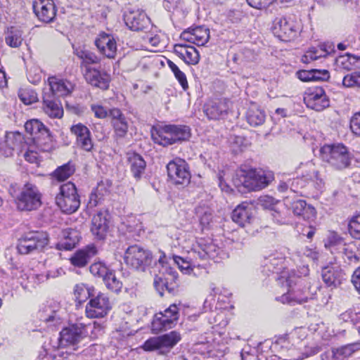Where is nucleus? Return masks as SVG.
I'll return each mask as SVG.
<instances>
[{"instance_id":"1","label":"nucleus","mask_w":360,"mask_h":360,"mask_svg":"<svg viewBox=\"0 0 360 360\" xmlns=\"http://www.w3.org/2000/svg\"><path fill=\"white\" fill-rule=\"evenodd\" d=\"M274 179V173L270 171L251 169L238 171L233 181L238 189L244 188L250 191L266 188Z\"/></svg>"},{"instance_id":"2","label":"nucleus","mask_w":360,"mask_h":360,"mask_svg":"<svg viewBox=\"0 0 360 360\" xmlns=\"http://www.w3.org/2000/svg\"><path fill=\"white\" fill-rule=\"evenodd\" d=\"M191 135V129L188 126L174 124L154 129L151 133L154 142L163 146L188 141Z\"/></svg>"},{"instance_id":"3","label":"nucleus","mask_w":360,"mask_h":360,"mask_svg":"<svg viewBox=\"0 0 360 360\" xmlns=\"http://www.w3.org/2000/svg\"><path fill=\"white\" fill-rule=\"evenodd\" d=\"M320 157L336 169H343L349 166L350 155L342 144H326L320 149Z\"/></svg>"},{"instance_id":"4","label":"nucleus","mask_w":360,"mask_h":360,"mask_svg":"<svg viewBox=\"0 0 360 360\" xmlns=\"http://www.w3.org/2000/svg\"><path fill=\"white\" fill-rule=\"evenodd\" d=\"M56 202L62 212L72 214L80 206V198L75 185L69 181L60 187V193L56 197Z\"/></svg>"},{"instance_id":"5","label":"nucleus","mask_w":360,"mask_h":360,"mask_svg":"<svg viewBox=\"0 0 360 360\" xmlns=\"http://www.w3.org/2000/svg\"><path fill=\"white\" fill-rule=\"evenodd\" d=\"M124 259L128 265L141 271H146L155 263L151 252L137 245H131L126 250Z\"/></svg>"},{"instance_id":"6","label":"nucleus","mask_w":360,"mask_h":360,"mask_svg":"<svg viewBox=\"0 0 360 360\" xmlns=\"http://www.w3.org/2000/svg\"><path fill=\"white\" fill-rule=\"evenodd\" d=\"M181 339V335L176 330L162 335L153 337L147 340L143 349L147 352L158 350L159 354H167Z\"/></svg>"},{"instance_id":"7","label":"nucleus","mask_w":360,"mask_h":360,"mask_svg":"<svg viewBox=\"0 0 360 360\" xmlns=\"http://www.w3.org/2000/svg\"><path fill=\"white\" fill-rule=\"evenodd\" d=\"M41 195L37 187L31 183H27L22 187L16 198L18 210L31 211L39 207L41 205Z\"/></svg>"},{"instance_id":"8","label":"nucleus","mask_w":360,"mask_h":360,"mask_svg":"<svg viewBox=\"0 0 360 360\" xmlns=\"http://www.w3.org/2000/svg\"><path fill=\"white\" fill-rule=\"evenodd\" d=\"M48 242V236L46 233L29 232L19 239L17 248L20 254L27 255L34 250H41Z\"/></svg>"},{"instance_id":"9","label":"nucleus","mask_w":360,"mask_h":360,"mask_svg":"<svg viewBox=\"0 0 360 360\" xmlns=\"http://www.w3.org/2000/svg\"><path fill=\"white\" fill-rule=\"evenodd\" d=\"M179 317V309L176 304H172L163 312L155 316L152 322V331L158 333L162 330L169 329L176 326Z\"/></svg>"},{"instance_id":"10","label":"nucleus","mask_w":360,"mask_h":360,"mask_svg":"<svg viewBox=\"0 0 360 360\" xmlns=\"http://www.w3.org/2000/svg\"><path fill=\"white\" fill-rule=\"evenodd\" d=\"M298 23L292 18H276L273 24L274 34L281 41H289L294 39L299 32Z\"/></svg>"},{"instance_id":"11","label":"nucleus","mask_w":360,"mask_h":360,"mask_svg":"<svg viewBox=\"0 0 360 360\" xmlns=\"http://www.w3.org/2000/svg\"><path fill=\"white\" fill-rule=\"evenodd\" d=\"M169 179L176 185H188L191 181V173L187 162L182 159H175L167 165Z\"/></svg>"},{"instance_id":"12","label":"nucleus","mask_w":360,"mask_h":360,"mask_svg":"<svg viewBox=\"0 0 360 360\" xmlns=\"http://www.w3.org/2000/svg\"><path fill=\"white\" fill-rule=\"evenodd\" d=\"M87 335L86 326L75 323L63 328L60 333L59 344L61 347L74 346Z\"/></svg>"},{"instance_id":"13","label":"nucleus","mask_w":360,"mask_h":360,"mask_svg":"<svg viewBox=\"0 0 360 360\" xmlns=\"http://www.w3.org/2000/svg\"><path fill=\"white\" fill-rule=\"evenodd\" d=\"M111 307L109 297L104 293H98L88 302L85 312L89 318H102L109 312Z\"/></svg>"},{"instance_id":"14","label":"nucleus","mask_w":360,"mask_h":360,"mask_svg":"<svg viewBox=\"0 0 360 360\" xmlns=\"http://www.w3.org/2000/svg\"><path fill=\"white\" fill-rule=\"evenodd\" d=\"M231 105L229 99L217 98L207 101L203 107V111L209 120H217L226 117Z\"/></svg>"},{"instance_id":"15","label":"nucleus","mask_w":360,"mask_h":360,"mask_svg":"<svg viewBox=\"0 0 360 360\" xmlns=\"http://www.w3.org/2000/svg\"><path fill=\"white\" fill-rule=\"evenodd\" d=\"M33 10L38 19L46 23L53 22L56 16L57 9L53 0H34Z\"/></svg>"},{"instance_id":"16","label":"nucleus","mask_w":360,"mask_h":360,"mask_svg":"<svg viewBox=\"0 0 360 360\" xmlns=\"http://www.w3.org/2000/svg\"><path fill=\"white\" fill-rule=\"evenodd\" d=\"M83 75L85 80L91 85L103 90L108 89L110 77L105 72L86 65Z\"/></svg>"},{"instance_id":"17","label":"nucleus","mask_w":360,"mask_h":360,"mask_svg":"<svg viewBox=\"0 0 360 360\" xmlns=\"http://www.w3.org/2000/svg\"><path fill=\"white\" fill-rule=\"evenodd\" d=\"M99 52L109 58H114L117 53V42L113 35L101 32L95 40Z\"/></svg>"},{"instance_id":"18","label":"nucleus","mask_w":360,"mask_h":360,"mask_svg":"<svg viewBox=\"0 0 360 360\" xmlns=\"http://www.w3.org/2000/svg\"><path fill=\"white\" fill-rule=\"evenodd\" d=\"M70 131L76 137V143L82 150L90 152L93 147L91 132L87 127L82 123L72 125Z\"/></svg>"},{"instance_id":"19","label":"nucleus","mask_w":360,"mask_h":360,"mask_svg":"<svg viewBox=\"0 0 360 360\" xmlns=\"http://www.w3.org/2000/svg\"><path fill=\"white\" fill-rule=\"evenodd\" d=\"M124 21L127 26L134 31H141L149 27L150 18L146 14L139 10L129 11L124 15Z\"/></svg>"},{"instance_id":"20","label":"nucleus","mask_w":360,"mask_h":360,"mask_svg":"<svg viewBox=\"0 0 360 360\" xmlns=\"http://www.w3.org/2000/svg\"><path fill=\"white\" fill-rule=\"evenodd\" d=\"M25 129L27 133L34 136L33 139L37 144L43 143L42 140L44 143L51 141L49 130L38 120H32L25 122Z\"/></svg>"},{"instance_id":"21","label":"nucleus","mask_w":360,"mask_h":360,"mask_svg":"<svg viewBox=\"0 0 360 360\" xmlns=\"http://www.w3.org/2000/svg\"><path fill=\"white\" fill-rule=\"evenodd\" d=\"M108 215L106 212L100 211L92 217L91 232L98 240H103L107 235L109 228Z\"/></svg>"},{"instance_id":"22","label":"nucleus","mask_w":360,"mask_h":360,"mask_svg":"<svg viewBox=\"0 0 360 360\" xmlns=\"http://www.w3.org/2000/svg\"><path fill=\"white\" fill-rule=\"evenodd\" d=\"M304 102L308 108L316 111H321L329 106V100L325 91L321 87H316L307 97Z\"/></svg>"},{"instance_id":"23","label":"nucleus","mask_w":360,"mask_h":360,"mask_svg":"<svg viewBox=\"0 0 360 360\" xmlns=\"http://www.w3.org/2000/svg\"><path fill=\"white\" fill-rule=\"evenodd\" d=\"M174 53L188 65H196L200 60V53L193 46L177 44L174 46Z\"/></svg>"},{"instance_id":"24","label":"nucleus","mask_w":360,"mask_h":360,"mask_svg":"<svg viewBox=\"0 0 360 360\" xmlns=\"http://www.w3.org/2000/svg\"><path fill=\"white\" fill-rule=\"evenodd\" d=\"M48 83L52 96H64L70 94L74 89V84L68 80L59 79L56 77H49Z\"/></svg>"},{"instance_id":"25","label":"nucleus","mask_w":360,"mask_h":360,"mask_svg":"<svg viewBox=\"0 0 360 360\" xmlns=\"http://www.w3.org/2000/svg\"><path fill=\"white\" fill-rule=\"evenodd\" d=\"M96 254L97 250L94 245H87L85 248L76 251L70 258V261L73 266L82 268Z\"/></svg>"},{"instance_id":"26","label":"nucleus","mask_w":360,"mask_h":360,"mask_svg":"<svg viewBox=\"0 0 360 360\" xmlns=\"http://www.w3.org/2000/svg\"><path fill=\"white\" fill-rule=\"evenodd\" d=\"M42 109L51 118H61L63 115L61 104L55 100L51 94H44Z\"/></svg>"},{"instance_id":"27","label":"nucleus","mask_w":360,"mask_h":360,"mask_svg":"<svg viewBox=\"0 0 360 360\" xmlns=\"http://www.w3.org/2000/svg\"><path fill=\"white\" fill-rule=\"evenodd\" d=\"M18 134L6 132L0 138V156L8 158L13 155L14 150L18 146Z\"/></svg>"},{"instance_id":"28","label":"nucleus","mask_w":360,"mask_h":360,"mask_svg":"<svg viewBox=\"0 0 360 360\" xmlns=\"http://www.w3.org/2000/svg\"><path fill=\"white\" fill-rule=\"evenodd\" d=\"M80 238L78 231L72 229H65L62 231V238L57 246L60 250H70L78 243Z\"/></svg>"},{"instance_id":"29","label":"nucleus","mask_w":360,"mask_h":360,"mask_svg":"<svg viewBox=\"0 0 360 360\" xmlns=\"http://www.w3.org/2000/svg\"><path fill=\"white\" fill-rule=\"evenodd\" d=\"M127 160L134 177L137 180L140 179L146 169L145 160L139 154L136 153H128Z\"/></svg>"},{"instance_id":"30","label":"nucleus","mask_w":360,"mask_h":360,"mask_svg":"<svg viewBox=\"0 0 360 360\" xmlns=\"http://www.w3.org/2000/svg\"><path fill=\"white\" fill-rule=\"evenodd\" d=\"M292 212L304 219L308 220L315 217V209L307 205L303 200H297L291 203Z\"/></svg>"},{"instance_id":"31","label":"nucleus","mask_w":360,"mask_h":360,"mask_svg":"<svg viewBox=\"0 0 360 360\" xmlns=\"http://www.w3.org/2000/svg\"><path fill=\"white\" fill-rule=\"evenodd\" d=\"M251 217L250 208L245 204L238 205L232 212V220L240 226L250 223Z\"/></svg>"},{"instance_id":"32","label":"nucleus","mask_w":360,"mask_h":360,"mask_svg":"<svg viewBox=\"0 0 360 360\" xmlns=\"http://www.w3.org/2000/svg\"><path fill=\"white\" fill-rule=\"evenodd\" d=\"M341 271L336 267L326 266L322 270V278L328 286H336L340 283Z\"/></svg>"},{"instance_id":"33","label":"nucleus","mask_w":360,"mask_h":360,"mask_svg":"<svg viewBox=\"0 0 360 360\" xmlns=\"http://www.w3.org/2000/svg\"><path fill=\"white\" fill-rule=\"evenodd\" d=\"M246 119L251 126L257 127L264 123L266 114L256 105H252L247 112Z\"/></svg>"},{"instance_id":"34","label":"nucleus","mask_w":360,"mask_h":360,"mask_svg":"<svg viewBox=\"0 0 360 360\" xmlns=\"http://www.w3.org/2000/svg\"><path fill=\"white\" fill-rule=\"evenodd\" d=\"M75 172V165L70 162L58 167L51 174L58 181H63L70 178Z\"/></svg>"},{"instance_id":"35","label":"nucleus","mask_w":360,"mask_h":360,"mask_svg":"<svg viewBox=\"0 0 360 360\" xmlns=\"http://www.w3.org/2000/svg\"><path fill=\"white\" fill-rule=\"evenodd\" d=\"M302 291L295 292L289 290L286 294L283 295L280 300L283 303L289 304L290 305H295L297 304H302L307 301V296L302 295Z\"/></svg>"},{"instance_id":"36","label":"nucleus","mask_w":360,"mask_h":360,"mask_svg":"<svg viewBox=\"0 0 360 360\" xmlns=\"http://www.w3.org/2000/svg\"><path fill=\"white\" fill-rule=\"evenodd\" d=\"M5 41L12 48L19 47L22 41L21 31L15 27H10L6 34Z\"/></svg>"},{"instance_id":"37","label":"nucleus","mask_w":360,"mask_h":360,"mask_svg":"<svg viewBox=\"0 0 360 360\" xmlns=\"http://www.w3.org/2000/svg\"><path fill=\"white\" fill-rule=\"evenodd\" d=\"M174 261L179 266V269L186 274H190L195 267H200L201 265L193 261V259L187 260L179 256H174Z\"/></svg>"},{"instance_id":"38","label":"nucleus","mask_w":360,"mask_h":360,"mask_svg":"<svg viewBox=\"0 0 360 360\" xmlns=\"http://www.w3.org/2000/svg\"><path fill=\"white\" fill-rule=\"evenodd\" d=\"M94 288L84 283H78L75 286L74 295L76 300L82 303L93 295Z\"/></svg>"},{"instance_id":"39","label":"nucleus","mask_w":360,"mask_h":360,"mask_svg":"<svg viewBox=\"0 0 360 360\" xmlns=\"http://www.w3.org/2000/svg\"><path fill=\"white\" fill-rule=\"evenodd\" d=\"M193 44L198 46H204L210 39V30L202 26L193 29Z\"/></svg>"},{"instance_id":"40","label":"nucleus","mask_w":360,"mask_h":360,"mask_svg":"<svg viewBox=\"0 0 360 360\" xmlns=\"http://www.w3.org/2000/svg\"><path fill=\"white\" fill-rule=\"evenodd\" d=\"M340 360H347L354 352L360 349V343L354 342L335 348Z\"/></svg>"},{"instance_id":"41","label":"nucleus","mask_w":360,"mask_h":360,"mask_svg":"<svg viewBox=\"0 0 360 360\" xmlns=\"http://www.w3.org/2000/svg\"><path fill=\"white\" fill-rule=\"evenodd\" d=\"M359 60V58L347 53L344 56H340L337 59V65L340 68L345 70H351L355 66L356 63Z\"/></svg>"},{"instance_id":"42","label":"nucleus","mask_w":360,"mask_h":360,"mask_svg":"<svg viewBox=\"0 0 360 360\" xmlns=\"http://www.w3.org/2000/svg\"><path fill=\"white\" fill-rule=\"evenodd\" d=\"M106 288L115 292H119L122 288V283L115 275V272L111 270L103 280Z\"/></svg>"},{"instance_id":"43","label":"nucleus","mask_w":360,"mask_h":360,"mask_svg":"<svg viewBox=\"0 0 360 360\" xmlns=\"http://www.w3.org/2000/svg\"><path fill=\"white\" fill-rule=\"evenodd\" d=\"M77 56L82 60V66H89L90 64H97L100 58L93 52L89 50H80L77 52Z\"/></svg>"},{"instance_id":"44","label":"nucleus","mask_w":360,"mask_h":360,"mask_svg":"<svg viewBox=\"0 0 360 360\" xmlns=\"http://www.w3.org/2000/svg\"><path fill=\"white\" fill-rule=\"evenodd\" d=\"M167 63L168 66L174 73L176 79L179 81L181 87L184 89V90H186L188 88V84L186 75L181 70H180L178 66L172 61L168 60Z\"/></svg>"},{"instance_id":"45","label":"nucleus","mask_w":360,"mask_h":360,"mask_svg":"<svg viewBox=\"0 0 360 360\" xmlns=\"http://www.w3.org/2000/svg\"><path fill=\"white\" fill-rule=\"evenodd\" d=\"M342 85L347 88H360V72L346 75L343 77Z\"/></svg>"},{"instance_id":"46","label":"nucleus","mask_w":360,"mask_h":360,"mask_svg":"<svg viewBox=\"0 0 360 360\" xmlns=\"http://www.w3.org/2000/svg\"><path fill=\"white\" fill-rule=\"evenodd\" d=\"M354 249L355 248L353 245H345L342 248V257L349 264H356L359 262L360 258L356 254Z\"/></svg>"},{"instance_id":"47","label":"nucleus","mask_w":360,"mask_h":360,"mask_svg":"<svg viewBox=\"0 0 360 360\" xmlns=\"http://www.w3.org/2000/svg\"><path fill=\"white\" fill-rule=\"evenodd\" d=\"M90 272L94 276L98 278H101L103 280L111 271L104 263L103 262H95L90 266Z\"/></svg>"},{"instance_id":"48","label":"nucleus","mask_w":360,"mask_h":360,"mask_svg":"<svg viewBox=\"0 0 360 360\" xmlns=\"http://www.w3.org/2000/svg\"><path fill=\"white\" fill-rule=\"evenodd\" d=\"M348 231L352 238L360 240V214L351 218L348 224Z\"/></svg>"},{"instance_id":"49","label":"nucleus","mask_w":360,"mask_h":360,"mask_svg":"<svg viewBox=\"0 0 360 360\" xmlns=\"http://www.w3.org/2000/svg\"><path fill=\"white\" fill-rule=\"evenodd\" d=\"M196 214L198 215L200 218V224L203 226H206L210 224L212 221V212L207 207H198L196 208Z\"/></svg>"},{"instance_id":"50","label":"nucleus","mask_w":360,"mask_h":360,"mask_svg":"<svg viewBox=\"0 0 360 360\" xmlns=\"http://www.w3.org/2000/svg\"><path fill=\"white\" fill-rule=\"evenodd\" d=\"M112 125L116 139L125 137L129 129V124L127 120L115 123Z\"/></svg>"},{"instance_id":"51","label":"nucleus","mask_w":360,"mask_h":360,"mask_svg":"<svg viewBox=\"0 0 360 360\" xmlns=\"http://www.w3.org/2000/svg\"><path fill=\"white\" fill-rule=\"evenodd\" d=\"M102 188L96 187L94 188L89 195L88 205L90 207H94L97 206L101 201L103 200V196L102 195Z\"/></svg>"},{"instance_id":"52","label":"nucleus","mask_w":360,"mask_h":360,"mask_svg":"<svg viewBox=\"0 0 360 360\" xmlns=\"http://www.w3.org/2000/svg\"><path fill=\"white\" fill-rule=\"evenodd\" d=\"M321 57H323V54L319 53L318 49L312 48L306 52V53L302 57L301 60L304 63H309L311 61L317 60Z\"/></svg>"},{"instance_id":"53","label":"nucleus","mask_w":360,"mask_h":360,"mask_svg":"<svg viewBox=\"0 0 360 360\" xmlns=\"http://www.w3.org/2000/svg\"><path fill=\"white\" fill-rule=\"evenodd\" d=\"M260 205L264 209L274 210L275 205L278 202L277 200L269 195H264L259 199Z\"/></svg>"},{"instance_id":"54","label":"nucleus","mask_w":360,"mask_h":360,"mask_svg":"<svg viewBox=\"0 0 360 360\" xmlns=\"http://www.w3.org/2000/svg\"><path fill=\"white\" fill-rule=\"evenodd\" d=\"M109 117L111 118L112 124L127 120L122 112L117 108L109 110Z\"/></svg>"},{"instance_id":"55","label":"nucleus","mask_w":360,"mask_h":360,"mask_svg":"<svg viewBox=\"0 0 360 360\" xmlns=\"http://www.w3.org/2000/svg\"><path fill=\"white\" fill-rule=\"evenodd\" d=\"M91 109L97 118L104 119L109 116V111L102 105L93 104Z\"/></svg>"},{"instance_id":"56","label":"nucleus","mask_w":360,"mask_h":360,"mask_svg":"<svg viewBox=\"0 0 360 360\" xmlns=\"http://www.w3.org/2000/svg\"><path fill=\"white\" fill-rule=\"evenodd\" d=\"M248 4L252 8L262 9L271 4L274 0H246Z\"/></svg>"},{"instance_id":"57","label":"nucleus","mask_w":360,"mask_h":360,"mask_svg":"<svg viewBox=\"0 0 360 360\" xmlns=\"http://www.w3.org/2000/svg\"><path fill=\"white\" fill-rule=\"evenodd\" d=\"M314 81H326L330 77L329 72L326 70L313 69Z\"/></svg>"},{"instance_id":"58","label":"nucleus","mask_w":360,"mask_h":360,"mask_svg":"<svg viewBox=\"0 0 360 360\" xmlns=\"http://www.w3.org/2000/svg\"><path fill=\"white\" fill-rule=\"evenodd\" d=\"M350 127L354 134L360 136V112L352 117Z\"/></svg>"},{"instance_id":"59","label":"nucleus","mask_w":360,"mask_h":360,"mask_svg":"<svg viewBox=\"0 0 360 360\" xmlns=\"http://www.w3.org/2000/svg\"><path fill=\"white\" fill-rule=\"evenodd\" d=\"M298 78L303 82L314 81V75L313 69L310 70H300L297 72Z\"/></svg>"},{"instance_id":"60","label":"nucleus","mask_w":360,"mask_h":360,"mask_svg":"<svg viewBox=\"0 0 360 360\" xmlns=\"http://www.w3.org/2000/svg\"><path fill=\"white\" fill-rule=\"evenodd\" d=\"M321 360H340L335 348L326 351L321 356Z\"/></svg>"},{"instance_id":"61","label":"nucleus","mask_w":360,"mask_h":360,"mask_svg":"<svg viewBox=\"0 0 360 360\" xmlns=\"http://www.w3.org/2000/svg\"><path fill=\"white\" fill-rule=\"evenodd\" d=\"M28 92L24 91L19 94L20 100L26 105H30L37 101V96L32 93L28 95Z\"/></svg>"},{"instance_id":"62","label":"nucleus","mask_w":360,"mask_h":360,"mask_svg":"<svg viewBox=\"0 0 360 360\" xmlns=\"http://www.w3.org/2000/svg\"><path fill=\"white\" fill-rule=\"evenodd\" d=\"M352 283L356 290L360 294V266L354 271L352 276Z\"/></svg>"},{"instance_id":"63","label":"nucleus","mask_w":360,"mask_h":360,"mask_svg":"<svg viewBox=\"0 0 360 360\" xmlns=\"http://www.w3.org/2000/svg\"><path fill=\"white\" fill-rule=\"evenodd\" d=\"M203 249L206 252L208 258L214 259L215 256L218 254L217 252V250L216 248V246L214 244L205 245Z\"/></svg>"},{"instance_id":"64","label":"nucleus","mask_w":360,"mask_h":360,"mask_svg":"<svg viewBox=\"0 0 360 360\" xmlns=\"http://www.w3.org/2000/svg\"><path fill=\"white\" fill-rule=\"evenodd\" d=\"M193 260L196 261L198 258L205 260L207 257L206 252H205L203 248H200V250L194 249L192 252Z\"/></svg>"}]
</instances>
